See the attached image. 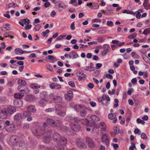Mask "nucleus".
Wrapping results in <instances>:
<instances>
[{
    "mask_svg": "<svg viewBox=\"0 0 150 150\" xmlns=\"http://www.w3.org/2000/svg\"><path fill=\"white\" fill-rule=\"evenodd\" d=\"M114 130L115 134H116L118 132L119 129L117 127H116L114 128Z\"/></svg>",
    "mask_w": 150,
    "mask_h": 150,
    "instance_id": "nucleus-47",
    "label": "nucleus"
},
{
    "mask_svg": "<svg viewBox=\"0 0 150 150\" xmlns=\"http://www.w3.org/2000/svg\"><path fill=\"white\" fill-rule=\"evenodd\" d=\"M21 21L23 22V23L26 25H28L30 23V21L28 19H21Z\"/></svg>",
    "mask_w": 150,
    "mask_h": 150,
    "instance_id": "nucleus-39",
    "label": "nucleus"
},
{
    "mask_svg": "<svg viewBox=\"0 0 150 150\" xmlns=\"http://www.w3.org/2000/svg\"><path fill=\"white\" fill-rule=\"evenodd\" d=\"M15 53L17 55H21L23 54L24 53H29L31 52L30 51H23L21 49L17 48L15 49Z\"/></svg>",
    "mask_w": 150,
    "mask_h": 150,
    "instance_id": "nucleus-10",
    "label": "nucleus"
},
{
    "mask_svg": "<svg viewBox=\"0 0 150 150\" xmlns=\"http://www.w3.org/2000/svg\"><path fill=\"white\" fill-rule=\"evenodd\" d=\"M21 138L16 135H13L11 136L10 138V141H16V140H21Z\"/></svg>",
    "mask_w": 150,
    "mask_h": 150,
    "instance_id": "nucleus-22",
    "label": "nucleus"
},
{
    "mask_svg": "<svg viewBox=\"0 0 150 150\" xmlns=\"http://www.w3.org/2000/svg\"><path fill=\"white\" fill-rule=\"evenodd\" d=\"M113 23L111 21H108L107 22V25L109 26H112L113 25Z\"/></svg>",
    "mask_w": 150,
    "mask_h": 150,
    "instance_id": "nucleus-59",
    "label": "nucleus"
},
{
    "mask_svg": "<svg viewBox=\"0 0 150 150\" xmlns=\"http://www.w3.org/2000/svg\"><path fill=\"white\" fill-rule=\"evenodd\" d=\"M8 114L11 115L16 111V108L13 106H10L6 108Z\"/></svg>",
    "mask_w": 150,
    "mask_h": 150,
    "instance_id": "nucleus-7",
    "label": "nucleus"
},
{
    "mask_svg": "<svg viewBox=\"0 0 150 150\" xmlns=\"http://www.w3.org/2000/svg\"><path fill=\"white\" fill-rule=\"evenodd\" d=\"M29 127V125L28 123H25L24 124L23 126V128L24 129H27Z\"/></svg>",
    "mask_w": 150,
    "mask_h": 150,
    "instance_id": "nucleus-44",
    "label": "nucleus"
},
{
    "mask_svg": "<svg viewBox=\"0 0 150 150\" xmlns=\"http://www.w3.org/2000/svg\"><path fill=\"white\" fill-rule=\"evenodd\" d=\"M68 56L69 59L72 58L74 59L77 58L79 57L78 54L75 52L70 53L69 54Z\"/></svg>",
    "mask_w": 150,
    "mask_h": 150,
    "instance_id": "nucleus-15",
    "label": "nucleus"
},
{
    "mask_svg": "<svg viewBox=\"0 0 150 150\" xmlns=\"http://www.w3.org/2000/svg\"><path fill=\"white\" fill-rule=\"evenodd\" d=\"M88 146L91 148H93L95 146V143L93 141H89Z\"/></svg>",
    "mask_w": 150,
    "mask_h": 150,
    "instance_id": "nucleus-40",
    "label": "nucleus"
},
{
    "mask_svg": "<svg viewBox=\"0 0 150 150\" xmlns=\"http://www.w3.org/2000/svg\"><path fill=\"white\" fill-rule=\"evenodd\" d=\"M47 122L49 125L53 127L60 126V125L57 124L56 122L51 119H47Z\"/></svg>",
    "mask_w": 150,
    "mask_h": 150,
    "instance_id": "nucleus-5",
    "label": "nucleus"
},
{
    "mask_svg": "<svg viewBox=\"0 0 150 150\" xmlns=\"http://www.w3.org/2000/svg\"><path fill=\"white\" fill-rule=\"evenodd\" d=\"M84 69L85 70L93 71L94 70L95 68L92 66H89L86 67Z\"/></svg>",
    "mask_w": 150,
    "mask_h": 150,
    "instance_id": "nucleus-29",
    "label": "nucleus"
},
{
    "mask_svg": "<svg viewBox=\"0 0 150 150\" xmlns=\"http://www.w3.org/2000/svg\"><path fill=\"white\" fill-rule=\"evenodd\" d=\"M35 98L32 95H28L26 96V100L28 101H30L33 100Z\"/></svg>",
    "mask_w": 150,
    "mask_h": 150,
    "instance_id": "nucleus-26",
    "label": "nucleus"
},
{
    "mask_svg": "<svg viewBox=\"0 0 150 150\" xmlns=\"http://www.w3.org/2000/svg\"><path fill=\"white\" fill-rule=\"evenodd\" d=\"M102 141H108L109 138L108 136L106 134H104L103 135L102 138Z\"/></svg>",
    "mask_w": 150,
    "mask_h": 150,
    "instance_id": "nucleus-32",
    "label": "nucleus"
},
{
    "mask_svg": "<svg viewBox=\"0 0 150 150\" xmlns=\"http://www.w3.org/2000/svg\"><path fill=\"white\" fill-rule=\"evenodd\" d=\"M143 33L146 35L150 33V28L145 29L143 32Z\"/></svg>",
    "mask_w": 150,
    "mask_h": 150,
    "instance_id": "nucleus-37",
    "label": "nucleus"
},
{
    "mask_svg": "<svg viewBox=\"0 0 150 150\" xmlns=\"http://www.w3.org/2000/svg\"><path fill=\"white\" fill-rule=\"evenodd\" d=\"M106 33V31L105 30H99L98 32V33L99 34H102L105 33Z\"/></svg>",
    "mask_w": 150,
    "mask_h": 150,
    "instance_id": "nucleus-53",
    "label": "nucleus"
},
{
    "mask_svg": "<svg viewBox=\"0 0 150 150\" xmlns=\"http://www.w3.org/2000/svg\"><path fill=\"white\" fill-rule=\"evenodd\" d=\"M18 5L17 4L14 3H11L9 4L8 5V8H11L12 7H17Z\"/></svg>",
    "mask_w": 150,
    "mask_h": 150,
    "instance_id": "nucleus-38",
    "label": "nucleus"
},
{
    "mask_svg": "<svg viewBox=\"0 0 150 150\" xmlns=\"http://www.w3.org/2000/svg\"><path fill=\"white\" fill-rule=\"evenodd\" d=\"M87 86L89 88L92 89L94 87V85L92 83H90Z\"/></svg>",
    "mask_w": 150,
    "mask_h": 150,
    "instance_id": "nucleus-55",
    "label": "nucleus"
},
{
    "mask_svg": "<svg viewBox=\"0 0 150 150\" xmlns=\"http://www.w3.org/2000/svg\"><path fill=\"white\" fill-rule=\"evenodd\" d=\"M30 87L32 88L36 89L40 88V86L37 83H33L30 85Z\"/></svg>",
    "mask_w": 150,
    "mask_h": 150,
    "instance_id": "nucleus-27",
    "label": "nucleus"
},
{
    "mask_svg": "<svg viewBox=\"0 0 150 150\" xmlns=\"http://www.w3.org/2000/svg\"><path fill=\"white\" fill-rule=\"evenodd\" d=\"M74 108L76 110L77 112H79L82 109V107L80 105H75L74 106Z\"/></svg>",
    "mask_w": 150,
    "mask_h": 150,
    "instance_id": "nucleus-34",
    "label": "nucleus"
},
{
    "mask_svg": "<svg viewBox=\"0 0 150 150\" xmlns=\"http://www.w3.org/2000/svg\"><path fill=\"white\" fill-rule=\"evenodd\" d=\"M108 118L111 120H113V122L114 123L116 122L117 119L116 117V114L112 113H109L108 115Z\"/></svg>",
    "mask_w": 150,
    "mask_h": 150,
    "instance_id": "nucleus-9",
    "label": "nucleus"
},
{
    "mask_svg": "<svg viewBox=\"0 0 150 150\" xmlns=\"http://www.w3.org/2000/svg\"><path fill=\"white\" fill-rule=\"evenodd\" d=\"M52 133L50 131H45L43 135V139L46 140H49L51 138Z\"/></svg>",
    "mask_w": 150,
    "mask_h": 150,
    "instance_id": "nucleus-8",
    "label": "nucleus"
},
{
    "mask_svg": "<svg viewBox=\"0 0 150 150\" xmlns=\"http://www.w3.org/2000/svg\"><path fill=\"white\" fill-rule=\"evenodd\" d=\"M57 60V59L56 57L52 55H49L47 59V61L50 63H54Z\"/></svg>",
    "mask_w": 150,
    "mask_h": 150,
    "instance_id": "nucleus-12",
    "label": "nucleus"
},
{
    "mask_svg": "<svg viewBox=\"0 0 150 150\" xmlns=\"http://www.w3.org/2000/svg\"><path fill=\"white\" fill-rule=\"evenodd\" d=\"M99 127L101 128V131H105L107 129V126L105 123L103 122L100 123Z\"/></svg>",
    "mask_w": 150,
    "mask_h": 150,
    "instance_id": "nucleus-19",
    "label": "nucleus"
},
{
    "mask_svg": "<svg viewBox=\"0 0 150 150\" xmlns=\"http://www.w3.org/2000/svg\"><path fill=\"white\" fill-rule=\"evenodd\" d=\"M45 131V129L43 128L38 126L36 128L34 134L38 137H41L43 136Z\"/></svg>",
    "mask_w": 150,
    "mask_h": 150,
    "instance_id": "nucleus-2",
    "label": "nucleus"
},
{
    "mask_svg": "<svg viewBox=\"0 0 150 150\" xmlns=\"http://www.w3.org/2000/svg\"><path fill=\"white\" fill-rule=\"evenodd\" d=\"M80 121L82 124L84 125H87V126H90L89 124V121L86 119L84 118L80 120Z\"/></svg>",
    "mask_w": 150,
    "mask_h": 150,
    "instance_id": "nucleus-21",
    "label": "nucleus"
},
{
    "mask_svg": "<svg viewBox=\"0 0 150 150\" xmlns=\"http://www.w3.org/2000/svg\"><path fill=\"white\" fill-rule=\"evenodd\" d=\"M65 97L67 99L70 100L73 97V92L71 91H68Z\"/></svg>",
    "mask_w": 150,
    "mask_h": 150,
    "instance_id": "nucleus-13",
    "label": "nucleus"
},
{
    "mask_svg": "<svg viewBox=\"0 0 150 150\" xmlns=\"http://www.w3.org/2000/svg\"><path fill=\"white\" fill-rule=\"evenodd\" d=\"M62 108V106L59 105H55V110H59Z\"/></svg>",
    "mask_w": 150,
    "mask_h": 150,
    "instance_id": "nucleus-57",
    "label": "nucleus"
},
{
    "mask_svg": "<svg viewBox=\"0 0 150 150\" xmlns=\"http://www.w3.org/2000/svg\"><path fill=\"white\" fill-rule=\"evenodd\" d=\"M4 124L5 129L7 132H11L15 130V125L13 124H10L9 120H6Z\"/></svg>",
    "mask_w": 150,
    "mask_h": 150,
    "instance_id": "nucleus-1",
    "label": "nucleus"
},
{
    "mask_svg": "<svg viewBox=\"0 0 150 150\" xmlns=\"http://www.w3.org/2000/svg\"><path fill=\"white\" fill-rule=\"evenodd\" d=\"M50 5V3L49 2H47L44 4V6L45 7H48Z\"/></svg>",
    "mask_w": 150,
    "mask_h": 150,
    "instance_id": "nucleus-64",
    "label": "nucleus"
},
{
    "mask_svg": "<svg viewBox=\"0 0 150 150\" xmlns=\"http://www.w3.org/2000/svg\"><path fill=\"white\" fill-rule=\"evenodd\" d=\"M97 40L100 42H102L104 41L103 38L102 37H99L97 38Z\"/></svg>",
    "mask_w": 150,
    "mask_h": 150,
    "instance_id": "nucleus-58",
    "label": "nucleus"
},
{
    "mask_svg": "<svg viewBox=\"0 0 150 150\" xmlns=\"http://www.w3.org/2000/svg\"><path fill=\"white\" fill-rule=\"evenodd\" d=\"M103 48L104 50L102 53V55L104 56L108 52L110 47L108 45L105 44L103 46Z\"/></svg>",
    "mask_w": 150,
    "mask_h": 150,
    "instance_id": "nucleus-11",
    "label": "nucleus"
},
{
    "mask_svg": "<svg viewBox=\"0 0 150 150\" xmlns=\"http://www.w3.org/2000/svg\"><path fill=\"white\" fill-rule=\"evenodd\" d=\"M54 108H49L45 110V111L47 112H52L54 111Z\"/></svg>",
    "mask_w": 150,
    "mask_h": 150,
    "instance_id": "nucleus-51",
    "label": "nucleus"
},
{
    "mask_svg": "<svg viewBox=\"0 0 150 150\" xmlns=\"http://www.w3.org/2000/svg\"><path fill=\"white\" fill-rule=\"evenodd\" d=\"M47 101L45 99H42L39 101L38 103L40 106L44 107L45 105V102H46Z\"/></svg>",
    "mask_w": 150,
    "mask_h": 150,
    "instance_id": "nucleus-23",
    "label": "nucleus"
},
{
    "mask_svg": "<svg viewBox=\"0 0 150 150\" xmlns=\"http://www.w3.org/2000/svg\"><path fill=\"white\" fill-rule=\"evenodd\" d=\"M137 35V33H135L128 36V38L130 39H132L135 37Z\"/></svg>",
    "mask_w": 150,
    "mask_h": 150,
    "instance_id": "nucleus-43",
    "label": "nucleus"
},
{
    "mask_svg": "<svg viewBox=\"0 0 150 150\" xmlns=\"http://www.w3.org/2000/svg\"><path fill=\"white\" fill-rule=\"evenodd\" d=\"M4 128V122L2 120H0V130Z\"/></svg>",
    "mask_w": 150,
    "mask_h": 150,
    "instance_id": "nucleus-46",
    "label": "nucleus"
},
{
    "mask_svg": "<svg viewBox=\"0 0 150 150\" xmlns=\"http://www.w3.org/2000/svg\"><path fill=\"white\" fill-rule=\"evenodd\" d=\"M80 114L82 117H85L86 115V111L85 110H82L80 112Z\"/></svg>",
    "mask_w": 150,
    "mask_h": 150,
    "instance_id": "nucleus-41",
    "label": "nucleus"
},
{
    "mask_svg": "<svg viewBox=\"0 0 150 150\" xmlns=\"http://www.w3.org/2000/svg\"><path fill=\"white\" fill-rule=\"evenodd\" d=\"M81 74V75H80L78 76V80L79 81H81L82 80L84 79L86 77V75L83 73L81 74Z\"/></svg>",
    "mask_w": 150,
    "mask_h": 150,
    "instance_id": "nucleus-30",
    "label": "nucleus"
},
{
    "mask_svg": "<svg viewBox=\"0 0 150 150\" xmlns=\"http://www.w3.org/2000/svg\"><path fill=\"white\" fill-rule=\"evenodd\" d=\"M66 36V35H60L56 38V39L57 40H62Z\"/></svg>",
    "mask_w": 150,
    "mask_h": 150,
    "instance_id": "nucleus-45",
    "label": "nucleus"
},
{
    "mask_svg": "<svg viewBox=\"0 0 150 150\" xmlns=\"http://www.w3.org/2000/svg\"><path fill=\"white\" fill-rule=\"evenodd\" d=\"M23 115L25 117H28L31 115V113L28 111H24L23 113Z\"/></svg>",
    "mask_w": 150,
    "mask_h": 150,
    "instance_id": "nucleus-35",
    "label": "nucleus"
},
{
    "mask_svg": "<svg viewBox=\"0 0 150 150\" xmlns=\"http://www.w3.org/2000/svg\"><path fill=\"white\" fill-rule=\"evenodd\" d=\"M149 0H145L143 3V6L145 7H147L148 3Z\"/></svg>",
    "mask_w": 150,
    "mask_h": 150,
    "instance_id": "nucleus-52",
    "label": "nucleus"
},
{
    "mask_svg": "<svg viewBox=\"0 0 150 150\" xmlns=\"http://www.w3.org/2000/svg\"><path fill=\"white\" fill-rule=\"evenodd\" d=\"M49 97L51 99H52L55 103L61 102L62 100V98L59 96H54L52 93L49 95Z\"/></svg>",
    "mask_w": 150,
    "mask_h": 150,
    "instance_id": "nucleus-4",
    "label": "nucleus"
},
{
    "mask_svg": "<svg viewBox=\"0 0 150 150\" xmlns=\"http://www.w3.org/2000/svg\"><path fill=\"white\" fill-rule=\"evenodd\" d=\"M19 84V85L18 86L17 88L18 90L20 91V90H21V89L25 87V86L21 84Z\"/></svg>",
    "mask_w": 150,
    "mask_h": 150,
    "instance_id": "nucleus-54",
    "label": "nucleus"
},
{
    "mask_svg": "<svg viewBox=\"0 0 150 150\" xmlns=\"http://www.w3.org/2000/svg\"><path fill=\"white\" fill-rule=\"evenodd\" d=\"M27 110L31 112H34L36 111L35 107L33 105H30L27 108Z\"/></svg>",
    "mask_w": 150,
    "mask_h": 150,
    "instance_id": "nucleus-17",
    "label": "nucleus"
},
{
    "mask_svg": "<svg viewBox=\"0 0 150 150\" xmlns=\"http://www.w3.org/2000/svg\"><path fill=\"white\" fill-rule=\"evenodd\" d=\"M57 4H58L59 5V8H66V6L63 3H61L60 1H58L56 2Z\"/></svg>",
    "mask_w": 150,
    "mask_h": 150,
    "instance_id": "nucleus-24",
    "label": "nucleus"
},
{
    "mask_svg": "<svg viewBox=\"0 0 150 150\" xmlns=\"http://www.w3.org/2000/svg\"><path fill=\"white\" fill-rule=\"evenodd\" d=\"M70 126L72 129L74 131H79L80 129V126L76 125L75 124H71Z\"/></svg>",
    "mask_w": 150,
    "mask_h": 150,
    "instance_id": "nucleus-16",
    "label": "nucleus"
},
{
    "mask_svg": "<svg viewBox=\"0 0 150 150\" xmlns=\"http://www.w3.org/2000/svg\"><path fill=\"white\" fill-rule=\"evenodd\" d=\"M134 132L135 134H140V131L138 128L136 129H135Z\"/></svg>",
    "mask_w": 150,
    "mask_h": 150,
    "instance_id": "nucleus-63",
    "label": "nucleus"
},
{
    "mask_svg": "<svg viewBox=\"0 0 150 150\" xmlns=\"http://www.w3.org/2000/svg\"><path fill=\"white\" fill-rule=\"evenodd\" d=\"M20 91L23 92H24L23 93H28L29 92L30 90L28 88L25 87V88H24V89H21V90H20Z\"/></svg>",
    "mask_w": 150,
    "mask_h": 150,
    "instance_id": "nucleus-33",
    "label": "nucleus"
},
{
    "mask_svg": "<svg viewBox=\"0 0 150 150\" xmlns=\"http://www.w3.org/2000/svg\"><path fill=\"white\" fill-rule=\"evenodd\" d=\"M106 78L108 79H113L112 76L109 74H107L106 75Z\"/></svg>",
    "mask_w": 150,
    "mask_h": 150,
    "instance_id": "nucleus-62",
    "label": "nucleus"
},
{
    "mask_svg": "<svg viewBox=\"0 0 150 150\" xmlns=\"http://www.w3.org/2000/svg\"><path fill=\"white\" fill-rule=\"evenodd\" d=\"M8 114L6 108L2 109L0 112V118L2 119L6 118L8 116Z\"/></svg>",
    "mask_w": 150,
    "mask_h": 150,
    "instance_id": "nucleus-6",
    "label": "nucleus"
},
{
    "mask_svg": "<svg viewBox=\"0 0 150 150\" xmlns=\"http://www.w3.org/2000/svg\"><path fill=\"white\" fill-rule=\"evenodd\" d=\"M24 96V93H17L14 94V97L17 99H21Z\"/></svg>",
    "mask_w": 150,
    "mask_h": 150,
    "instance_id": "nucleus-20",
    "label": "nucleus"
},
{
    "mask_svg": "<svg viewBox=\"0 0 150 150\" xmlns=\"http://www.w3.org/2000/svg\"><path fill=\"white\" fill-rule=\"evenodd\" d=\"M105 96H106V95L104 94L102 97L98 98V101L99 102H102L105 99Z\"/></svg>",
    "mask_w": 150,
    "mask_h": 150,
    "instance_id": "nucleus-36",
    "label": "nucleus"
},
{
    "mask_svg": "<svg viewBox=\"0 0 150 150\" xmlns=\"http://www.w3.org/2000/svg\"><path fill=\"white\" fill-rule=\"evenodd\" d=\"M23 104V102L21 100L19 101L15 100L14 102V105L15 106L18 108L21 107Z\"/></svg>",
    "mask_w": 150,
    "mask_h": 150,
    "instance_id": "nucleus-14",
    "label": "nucleus"
},
{
    "mask_svg": "<svg viewBox=\"0 0 150 150\" xmlns=\"http://www.w3.org/2000/svg\"><path fill=\"white\" fill-rule=\"evenodd\" d=\"M41 28L40 25L38 24L36 25L35 27V30L36 31H38Z\"/></svg>",
    "mask_w": 150,
    "mask_h": 150,
    "instance_id": "nucleus-50",
    "label": "nucleus"
},
{
    "mask_svg": "<svg viewBox=\"0 0 150 150\" xmlns=\"http://www.w3.org/2000/svg\"><path fill=\"white\" fill-rule=\"evenodd\" d=\"M53 139L54 141H66L67 140L65 137H62L61 135L58 133H55L54 134Z\"/></svg>",
    "mask_w": 150,
    "mask_h": 150,
    "instance_id": "nucleus-3",
    "label": "nucleus"
},
{
    "mask_svg": "<svg viewBox=\"0 0 150 150\" xmlns=\"http://www.w3.org/2000/svg\"><path fill=\"white\" fill-rule=\"evenodd\" d=\"M57 114L60 116H64L65 115L66 113L65 112H63L60 110H56Z\"/></svg>",
    "mask_w": 150,
    "mask_h": 150,
    "instance_id": "nucleus-28",
    "label": "nucleus"
},
{
    "mask_svg": "<svg viewBox=\"0 0 150 150\" xmlns=\"http://www.w3.org/2000/svg\"><path fill=\"white\" fill-rule=\"evenodd\" d=\"M69 85L72 88H75V85L73 81H69L68 83Z\"/></svg>",
    "mask_w": 150,
    "mask_h": 150,
    "instance_id": "nucleus-42",
    "label": "nucleus"
},
{
    "mask_svg": "<svg viewBox=\"0 0 150 150\" xmlns=\"http://www.w3.org/2000/svg\"><path fill=\"white\" fill-rule=\"evenodd\" d=\"M17 82L18 84H21L24 86L26 85L27 84L26 82L25 81L21 79L18 80Z\"/></svg>",
    "mask_w": 150,
    "mask_h": 150,
    "instance_id": "nucleus-31",
    "label": "nucleus"
},
{
    "mask_svg": "<svg viewBox=\"0 0 150 150\" xmlns=\"http://www.w3.org/2000/svg\"><path fill=\"white\" fill-rule=\"evenodd\" d=\"M46 68L47 69L50 71H52L53 69L52 67L50 65L48 64L46 65Z\"/></svg>",
    "mask_w": 150,
    "mask_h": 150,
    "instance_id": "nucleus-48",
    "label": "nucleus"
},
{
    "mask_svg": "<svg viewBox=\"0 0 150 150\" xmlns=\"http://www.w3.org/2000/svg\"><path fill=\"white\" fill-rule=\"evenodd\" d=\"M55 83L53 82L50 84L49 85L50 88L52 89H55L54 86L55 85Z\"/></svg>",
    "mask_w": 150,
    "mask_h": 150,
    "instance_id": "nucleus-56",
    "label": "nucleus"
},
{
    "mask_svg": "<svg viewBox=\"0 0 150 150\" xmlns=\"http://www.w3.org/2000/svg\"><path fill=\"white\" fill-rule=\"evenodd\" d=\"M23 116L20 113H18L15 115L14 117V119L16 121H18L23 118Z\"/></svg>",
    "mask_w": 150,
    "mask_h": 150,
    "instance_id": "nucleus-18",
    "label": "nucleus"
},
{
    "mask_svg": "<svg viewBox=\"0 0 150 150\" xmlns=\"http://www.w3.org/2000/svg\"><path fill=\"white\" fill-rule=\"evenodd\" d=\"M89 124L90 125V126H93L95 125V122L94 121H90V122H89Z\"/></svg>",
    "mask_w": 150,
    "mask_h": 150,
    "instance_id": "nucleus-61",
    "label": "nucleus"
},
{
    "mask_svg": "<svg viewBox=\"0 0 150 150\" xmlns=\"http://www.w3.org/2000/svg\"><path fill=\"white\" fill-rule=\"evenodd\" d=\"M141 136L142 138L144 139H147V136L144 133H142L141 134Z\"/></svg>",
    "mask_w": 150,
    "mask_h": 150,
    "instance_id": "nucleus-49",
    "label": "nucleus"
},
{
    "mask_svg": "<svg viewBox=\"0 0 150 150\" xmlns=\"http://www.w3.org/2000/svg\"><path fill=\"white\" fill-rule=\"evenodd\" d=\"M54 87H55V88L57 89H60L61 88V85L59 84H58L55 83V85L54 86Z\"/></svg>",
    "mask_w": 150,
    "mask_h": 150,
    "instance_id": "nucleus-60",
    "label": "nucleus"
},
{
    "mask_svg": "<svg viewBox=\"0 0 150 150\" xmlns=\"http://www.w3.org/2000/svg\"><path fill=\"white\" fill-rule=\"evenodd\" d=\"M91 119L94 121L98 122L100 120L99 118L97 116L93 115L91 116Z\"/></svg>",
    "mask_w": 150,
    "mask_h": 150,
    "instance_id": "nucleus-25",
    "label": "nucleus"
}]
</instances>
